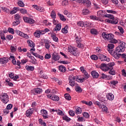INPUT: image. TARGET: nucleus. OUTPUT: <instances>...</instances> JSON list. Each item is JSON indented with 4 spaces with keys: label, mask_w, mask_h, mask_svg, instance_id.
<instances>
[{
    "label": "nucleus",
    "mask_w": 126,
    "mask_h": 126,
    "mask_svg": "<svg viewBox=\"0 0 126 126\" xmlns=\"http://www.w3.org/2000/svg\"><path fill=\"white\" fill-rule=\"evenodd\" d=\"M126 42H123L121 44H119V45L116 47L115 51L110 54L112 55L115 59L118 60L120 58V57L122 56V54H118V53H124V52L126 51Z\"/></svg>",
    "instance_id": "f257e3e1"
},
{
    "label": "nucleus",
    "mask_w": 126,
    "mask_h": 126,
    "mask_svg": "<svg viewBox=\"0 0 126 126\" xmlns=\"http://www.w3.org/2000/svg\"><path fill=\"white\" fill-rule=\"evenodd\" d=\"M102 36L103 39L107 40V41H109V43H112V44H117L118 43L119 45H121L123 43H125V42L121 40H116L114 38V35L112 33L107 34L106 32H103Z\"/></svg>",
    "instance_id": "f03ea898"
},
{
    "label": "nucleus",
    "mask_w": 126,
    "mask_h": 126,
    "mask_svg": "<svg viewBox=\"0 0 126 126\" xmlns=\"http://www.w3.org/2000/svg\"><path fill=\"white\" fill-rule=\"evenodd\" d=\"M75 40L77 43V47L79 48L80 49H82L84 47V45L81 43L82 41V39H81V37L79 35H76Z\"/></svg>",
    "instance_id": "7ed1b4c3"
},
{
    "label": "nucleus",
    "mask_w": 126,
    "mask_h": 126,
    "mask_svg": "<svg viewBox=\"0 0 126 126\" xmlns=\"http://www.w3.org/2000/svg\"><path fill=\"white\" fill-rule=\"evenodd\" d=\"M0 99L2 103L6 104L9 100V97H8V95L7 94L4 93L0 96Z\"/></svg>",
    "instance_id": "20e7f679"
},
{
    "label": "nucleus",
    "mask_w": 126,
    "mask_h": 126,
    "mask_svg": "<svg viewBox=\"0 0 126 126\" xmlns=\"http://www.w3.org/2000/svg\"><path fill=\"white\" fill-rule=\"evenodd\" d=\"M75 79H76V77L74 76H69L68 77L69 85L72 87H73L75 84Z\"/></svg>",
    "instance_id": "39448f33"
},
{
    "label": "nucleus",
    "mask_w": 126,
    "mask_h": 126,
    "mask_svg": "<svg viewBox=\"0 0 126 126\" xmlns=\"http://www.w3.org/2000/svg\"><path fill=\"white\" fill-rule=\"evenodd\" d=\"M98 59L101 61V62H110V58H108L104 55L99 54H98Z\"/></svg>",
    "instance_id": "423d86ee"
},
{
    "label": "nucleus",
    "mask_w": 126,
    "mask_h": 126,
    "mask_svg": "<svg viewBox=\"0 0 126 126\" xmlns=\"http://www.w3.org/2000/svg\"><path fill=\"white\" fill-rule=\"evenodd\" d=\"M15 33L17 34V35H19V36H20L21 37H23L24 38H25L26 39H28L29 38V36L27 35V34H25L20 31H18L17 30H16L15 31Z\"/></svg>",
    "instance_id": "0eeeda50"
},
{
    "label": "nucleus",
    "mask_w": 126,
    "mask_h": 126,
    "mask_svg": "<svg viewBox=\"0 0 126 126\" xmlns=\"http://www.w3.org/2000/svg\"><path fill=\"white\" fill-rule=\"evenodd\" d=\"M68 51L72 55H73V56H77V55H78L77 48L75 47H71L68 49Z\"/></svg>",
    "instance_id": "6e6552de"
},
{
    "label": "nucleus",
    "mask_w": 126,
    "mask_h": 126,
    "mask_svg": "<svg viewBox=\"0 0 126 126\" xmlns=\"http://www.w3.org/2000/svg\"><path fill=\"white\" fill-rule=\"evenodd\" d=\"M100 67L101 69L103 70V71H108V70H109V69H110V67H109L108 64H107L106 63L101 64Z\"/></svg>",
    "instance_id": "1a4fd4ad"
},
{
    "label": "nucleus",
    "mask_w": 126,
    "mask_h": 126,
    "mask_svg": "<svg viewBox=\"0 0 126 126\" xmlns=\"http://www.w3.org/2000/svg\"><path fill=\"white\" fill-rule=\"evenodd\" d=\"M23 18L25 22H27V23H30V24H33V23H35V21L31 18L24 17Z\"/></svg>",
    "instance_id": "9d476101"
},
{
    "label": "nucleus",
    "mask_w": 126,
    "mask_h": 126,
    "mask_svg": "<svg viewBox=\"0 0 126 126\" xmlns=\"http://www.w3.org/2000/svg\"><path fill=\"white\" fill-rule=\"evenodd\" d=\"M115 48V45L112 43H109L107 45V51L109 52V54H112L114 52L113 49Z\"/></svg>",
    "instance_id": "9b49d317"
},
{
    "label": "nucleus",
    "mask_w": 126,
    "mask_h": 126,
    "mask_svg": "<svg viewBox=\"0 0 126 126\" xmlns=\"http://www.w3.org/2000/svg\"><path fill=\"white\" fill-rule=\"evenodd\" d=\"M47 97L53 101H58L60 100V97L58 95H53L52 94H48Z\"/></svg>",
    "instance_id": "f8f14e48"
},
{
    "label": "nucleus",
    "mask_w": 126,
    "mask_h": 126,
    "mask_svg": "<svg viewBox=\"0 0 126 126\" xmlns=\"http://www.w3.org/2000/svg\"><path fill=\"white\" fill-rule=\"evenodd\" d=\"M41 113L43 119H48V118H49L48 117V112L47 111V110L45 109H42L41 110Z\"/></svg>",
    "instance_id": "ddd939ff"
},
{
    "label": "nucleus",
    "mask_w": 126,
    "mask_h": 126,
    "mask_svg": "<svg viewBox=\"0 0 126 126\" xmlns=\"http://www.w3.org/2000/svg\"><path fill=\"white\" fill-rule=\"evenodd\" d=\"M83 3L87 7H90L91 6V1L89 0H83Z\"/></svg>",
    "instance_id": "4468645a"
},
{
    "label": "nucleus",
    "mask_w": 126,
    "mask_h": 126,
    "mask_svg": "<svg viewBox=\"0 0 126 126\" xmlns=\"http://www.w3.org/2000/svg\"><path fill=\"white\" fill-rule=\"evenodd\" d=\"M91 75L93 78H98L99 77V73L96 71H92L91 72Z\"/></svg>",
    "instance_id": "2eb2a0df"
},
{
    "label": "nucleus",
    "mask_w": 126,
    "mask_h": 126,
    "mask_svg": "<svg viewBox=\"0 0 126 126\" xmlns=\"http://www.w3.org/2000/svg\"><path fill=\"white\" fill-rule=\"evenodd\" d=\"M33 112H34V110L32 109H28L26 112V115L27 117H31V116H32V114H33Z\"/></svg>",
    "instance_id": "dca6fc26"
},
{
    "label": "nucleus",
    "mask_w": 126,
    "mask_h": 126,
    "mask_svg": "<svg viewBox=\"0 0 126 126\" xmlns=\"http://www.w3.org/2000/svg\"><path fill=\"white\" fill-rule=\"evenodd\" d=\"M99 77L102 79H105V78H106L107 79H112V77H109V76H107L104 73H102L99 75Z\"/></svg>",
    "instance_id": "f3484780"
},
{
    "label": "nucleus",
    "mask_w": 126,
    "mask_h": 126,
    "mask_svg": "<svg viewBox=\"0 0 126 126\" xmlns=\"http://www.w3.org/2000/svg\"><path fill=\"white\" fill-rule=\"evenodd\" d=\"M8 62V59L6 57H4L0 59V63H6Z\"/></svg>",
    "instance_id": "a211bd4d"
},
{
    "label": "nucleus",
    "mask_w": 126,
    "mask_h": 126,
    "mask_svg": "<svg viewBox=\"0 0 126 126\" xmlns=\"http://www.w3.org/2000/svg\"><path fill=\"white\" fill-rule=\"evenodd\" d=\"M106 97L108 100L110 101H113L114 100V94H113L112 93H109L107 95Z\"/></svg>",
    "instance_id": "6ab92c4d"
},
{
    "label": "nucleus",
    "mask_w": 126,
    "mask_h": 126,
    "mask_svg": "<svg viewBox=\"0 0 126 126\" xmlns=\"http://www.w3.org/2000/svg\"><path fill=\"white\" fill-rule=\"evenodd\" d=\"M62 29V24L61 23L56 25V27L53 29L54 31H60Z\"/></svg>",
    "instance_id": "aec40b11"
},
{
    "label": "nucleus",
    "mask_w": 126,
    "mask_h": 126,
    "mask_svg": "<svg viewBox=\"0 0 126 126\" xmlns=\"http://www.w3.org/2000/svg\"><path fill=\"white\" fill-rule=\"evenodd\" d=\"M52 59L54 61H59L60 60V56L57 53H53L52 55Z\"/></svg>",
    "instance_id": "412c9836"
},
{
    "label": "nucleus",
    "mask_w": 126,
    "mask_h": 126,
    "mask_svg": "<svg viewBox=\"0 0 126 126\" xmlns=\"http://www.w3.org/2000/svg\"><path fill=\"white\" fill-rule=\"evenodd\" d=\"M59 69L61 72H65L66 71V68L63 65H60L59 66Z\"/></svg>",
    "instance_id": "4be33fe9"
},
{
    "label": "nucleus",
    "mask_w": 126,
    "mask_h": 126,
    "mask_svg": "<svg viewBox=\"0 0 126 126\" xmlns=\"http://www.w3.org/2000/svg\"><path fill=\"white\" fill-rule=\"evenodd\" d=\"M19 11V7H14L13 8V10L10 12V14H14L16 13L17 11Z\"/></svg>",
    "instance_id": "5701e85b"
},
{
    "label": "nucleus",
    "mask_w": 126,
    "mask_h": 126,
    "mask_svg": "<svg viewBox=\"0 0 126 126\" xmlns=\"http://www.w3.org/2000/svg\"><path fill=\"white\" fill-rule=\"evenodd\" d=\"M76 109V115H78L79 114H81L82 113V109L80 107H78V106H76L75 107Z\"/></svg>",
    "instance_id": "b1692460"
},
{
    "label": "nucleus",
    "mask_w": 126,
    "mask_h": 126,
    "mask_svg": "<svg viewBox=\"0 0 126 126\" xmlns=\"http://www.w3.org/2000/svg\"><path fill=\"white\" fill-rule=\"evenodd\" d=\"M34 66L29 65L26 66V69H27L28 71H33V70H34Z\"/></svg>",
    "instance_id": "393cba45"
},
{
    "label": "nucleus",
    "mask_w": 126,
    "mask_h": 126,
    "mask_svg": "<svg viewBox=\"0 0 126 126\" xmlns=\"http://www.w3.org/2000/svg\"><path fill=\"white\" fill-rule=\"evenodd\" d=\"M75 91L78 93H81V92H82V89H81V87H80L79 86H78V85H77V86H76Z\"/></svg>",
    "instance_id": "a878e982"
},
{
    "label": "nucleus",
    "mask_w": 126,
    "mask_h": 126,
    "mask_svg": "<svg viewBox=\"0 0 126 126\" xmlns=\"http://www.w3.org/2000/svg\"><path fill=\"white\" fill-rule=\"evenodd\" d=\"M27 43L29 44V47H31V48H34V47H35V43H34L33 41L28 40Z\"/></svg>",
    "instance_id": "bb28decb"
},
{
    "label": "nucleus",
    "mask_w": 126,
    "mask_h": 126,
    "mask_svg": "<svg viewBox=\"0 0 126 126\" xmlns=\"http://www.w3.org/2000/svg\"><path fill=\"white\" fill-rule=\"evenodd\" d=\"M33 92L36 93V94H40V93H42V92H43V90L41 89L36 88L33 89Z\"/></svg>",
    "instance_id": "cd10ccee"
},
{
    "label": "nucleus",
    "mask_w": 126,
    "mask_h": 126,
    "mask_svg": "<svg viewBox=\"0 0 126 126\" xmlns=\"http://www.w3.org/2000/svg\"><path fill=\"white\" fill-rule=\"evenodd\" d=\"M58 16H59L61 20H62V21H66V19H65V18H64V16H63V15H62V14H58Z\"/></svg>",
    "instance_id": "c85d7f7f"
},
{
    "label": "nucleus",
    "mask_w": 126,
    "mask_h": 126,
    "mask_svg": "<svg viewBox=\"0 0 126 126\" xmlns=\"http://www.w3.org/2000/svg\"><path fill=\"white\" fill-rule=\"evenodd\" d=\"M104 17H108V18H110V19H111L112 20H114L115 19V17L113 15L111 14H107L104 15Z\"/></svg>",
    "instance_id": "c756f323"
},
{
    "label": "nucleus",
    "mask_w": 126,
    "mask_h": 126,
    "mask_svg": "<svg viewBox=\"0 0 126 126\" xmlns=\"http://www.w3.org/2000/svg\"><path fill=\"white\" fill-rule=\"evenodd\" d=\"M56 112L57 113V115H59L60 116H63V115H64L63 111L60 109L56 110Z\"/></svg>",
    "instance_id": "7c9ffc66"
},
{
    "label": "nucleus",
    "mask_w": 126,
    "mask_h": 126,
    "mask_svg": "<svg viewBox=\"0 0 126 126\" xmlns=\"http://www.w3.org/2000/svg\"><path fill=\"white\" fill-rule=\"evenodd\" d=\"M51 37L53 38V40L55 42H58V41H59V38L56 36L55 34H51Z\"/></svg>",
    "instance_id": "2f4dec72"
},
{
    "label": "nucleus",
    "mask_w": 126,
    "mask_h": 126,
    "mask_svg": "<svg viewBox=\"0 0 126 126\" xmlns=\"http://www.w3.org/2000/svg\"><path fill=\"white\" fill-rule=\"evenodd\" d=\"M64 97L66 100H67L68 101L71 100V96H70V95L68 94H64Z\"/></svg>",
    "instance_id": "473e14b6"
},
{
    "label": "nucleus",
    "mask_w": 126,
    "mask_h": 126,
    "mask_svg": "<svg viewBox=\"0 0 126 126\" xmlns=\"http://www.w3.org/2000/svg\"><path fill=\"white\" fill-rule=\"evenodd\" d=\"M67 28H68V27H67V26H66L64 27V28L62 29V33H63V34H66V33H67Z\"/></svg>",
    "instance_id": "72a5a7b5"
},
{
    "label": "nucleus",
    "mask_w": 126,
    "mask_h": 126,
    "mask_svg": "<svg viewBox=\"0 0 126 126\" xmlns=\"http://www.w3.org/2000/svg\"><path fill=\"white\" fill-rule=\"evenodd\" d=\"M82 13L84 15H87V14H89V13H90V12L89 11V10L85 9L83 10Z\"/></svg>",
    "instance_id": "f704fd0d"
},
{
    "label": "nucleus",
    "mask_w": 126,
    "mask_h": 126,
    "mask_svg": "<svg viewBox=\"0 0 126 126\" xmlns=\"http://www.w3.org/2000/svg\"><path fill=\"white\" fill-rule=\"evenodd\" d=\"M110 85L111 86H116L118 83H119V81H112L110 82Z\"/></svg>",
    "instance_id": "c9c22d12"
},
{
    "label": "nucleus",
    "mask_w": 126,
    "mask_h": 126,
    "mask_svg": "<svg viewBox=\"0 0 126 126\" xmlns=\"http://www.w3.org/2000/svg\"><path fill=\"white\" fill-rule=\"evenodd\" d=\"M91 59H92V60H93V61H97V60L99 59V57H98V55L97 56L94 55L91 56Z\"/></svg>",
    "instance_id": "e433bc0d"
},
{
    "label": "nucleus",
    "mask_w": 126,
    "mask_h": 126,
    "mask_svg": "<svg viewBox=\"0 0 126 126\" xmlns=\"http://www.w3.org/2000/svg\"><path fill=\"white\" fill-rule=\"evenodd\" d=\"M17 3L20 7H24V6H25V4H24V3L22 2V1H19Z\"/></svg>",
    "instance_id": "4c0bfd02"
},
{
    "label": "nucleus",
    "mask_w": 126,
    "mask_h": 126,
    "mask_svg": "<svg viewBox=\"0 0 126 126\" xmlns=\"http://www.w3.org/2000/svg\"><path fill=\"white\" fill-rule=\"evenodd\" d=\"M101 109H102V112H105L106 113L108 112V108L105 105H102L101 106Z\"/></svg>",
    "instance_id": "58836bf2"
},
{
    "label": "nucleus",
    "mask_w": 126,
    "mask_h": 126,
    "mask_svg": "<svg viewBox=\"0 0 126 126\" xmlns=\"http://www.w3.org/2000/svg\"><path fill=\"white\" fill-rule=\"evenodd\" d=\"M108 73L109 74H111V75H116V71L113 69H110Z\"/></svg>",
    "instance_id": "ea45409f"
},
{
    "label": "nucleus",
    "mask_w": 126,
    "mask_h": 126,
    "mask_svg": "<svg viewBox=\"0 0 126 126\" xmlns=\"http://www.w3.org/2000/svg\"><path fill=\"white\" fill-rule=\"evenodd\" d=\"M107 64L108 65V67H110V69H113L114 67H113V66L115 65V63L114 62L110 63Z\"/></svg>",
    "instance_id": "a19ab883"
},
{
    "label": "nucleus",
    "mask_w": 126,
    "mask_h": 126,
    "mask_svg": "<svg viewBox=\"0 0 126 126\" xmlns=\"http://www.w3.org/2000/svg\"><path fill=\"white\" fill-rule=\"evenodd\" d=\"M83 73H84V75H83V76L86 78V79H88L89 78V74H88V73L86 71L85 72H84Z\"/></svg>",
    "instance_id": "79ce46f5"
},
{
    "label": "nucleus",
    "mask_w": 126,
    "mask_h": 126,
    "mask_svg": "<svg viewBox=\"0 0 126 126\" xmlns=\"http://www.w3.org/2000/svg\"><path fill=\"white\" fill-rule=\"evenodd\" d=\"M77 122H84V118L83 117H80L79 116H77Z\"/></svg>",
    "instance_id": "37998d69"
},
{
    "label": "nucleus",
    "mask_w": 126,
    "mask_h": 126,
    "mask_svg": "<svg viewBox=\"0 0 126 126\" xmlns=\"http://www.w3.org/2000/svg\"><path fill=\"white\" fill-rule=\"evenodd\" d=\"M51 16L52 18H53V19H55V18H56V11L53 10L51 12Z\"/></svg>",
    "instance_id": "c03bdc74"
},
{
    "label": "nucleus",
    "mask_w": 126,
    "mask_h": 126,
    "mask_svg": "<svg viewBox=\"0 0 126 126\" xmlns=\"http://www.w3.org/2000/svg\"><path fill=\"white\" fill-rule=\"evenodd\" d=\"M14 18L15 20H16L17 21H19V19H20V15L19 14H16L14 15Z\"/></svg>",
    "instance_id": "a18cd8bd"
},
{
    "label": "nucleus",
    "mask_w": 126,
    "mask_h": 126,
    "mask_svg": "<svg viewBox=\"0 0 126 126\" xmlns=\"http://www.w3.org/2000/svg\"><path fill=\"white\" fill-rule=\"evenodd\" d=\"M97 14L98 17H101L102 15L104 14V12H103L102 10H99L97 12Z\"/></svg>",
    "instance_id": "49530a36"
},
{
    "label": "nucleus",
    "mask_w": 126,
    "mask_h": 126,
    "mask_svg": "<svg viewBox=\"0 0 126 126\" xmlns=\"http://www.w3.org/2000/svg\"><path fill=\"white\" fill-rule=\"evenodd\" d=\"M34 36L37 38H40V31H37L34 32Z\"/></svg>",
    "instance_id": "de8ad7c7"
},
{
    "label": "nucleus",
    "mask_w": 126,
    "mask_h": 126,
    "mask_svg": "<svg viewBox=\"0 0 126 126\" xmlns=\"http://www.w3.org/2000/svg\"><path fill=\"white\" fill-rule=\"evenodd\" d=\"M20 11L22 14H25L27 13V10L24 8H21Z\"/></svg>",
    "instance_id": "09e8293b"
},
{
    "label": "nucleus",
    "mask_w": 126,
    "mask_h": 126,
    "mask_svg": "<svg viewBox=\"0 0 126 126\" xmlns=\"http://www.w3.org/2000/svg\"><path fill=\"white\" fill-rule=\"evenodd\" d=\"M90 18L92 19V20H99V18L97 17L96 16L92 15L90 17Z\"/></svg>",
    "instance_id": "8fccbe9b"
},
{
    "label": "nucleus",
    "mask_w": 126,
    "mask_h": 126,
    "mask_svg": "<svg viewBox=\"0 0 126 126\" xmlns=\"http://www.w3.org/2000/svg\"><path fill=\"white\" fill-rule=\"evenodd\" d=\"M1 9H2L3 11H4V12H6V13L9 12V9L5 8V7H1Z\"/></svg>",
    "instance_id": "3c124183"
},
{
    "label": "nucleus",
    "mask_w": 126,
    "mask_h": 126,
    "mask_svg": "<svg viewBox=\"0 0 126 126\" xmlns=\"http://www.w3.org/2000/svg\"><path fill=\"white\" fill-rule=\"evenodd\" d=\"M8 32L9 33H11V34H14V30L12 28H8Z\"/></svg>",
    "instance_id": "603ef678"
},
{
    "label": "nucleus",
    "mask_w": 126,
    "mask_h": 126,
    "mask_svg": "<svg viewBox=\"0 0 126 126\" xmlns=\"http://www.w3.org/2000/svg\"><path fill=\"white\" fill-rule=\"evenodd\" d=\"M63 120L64 121H66V122H69L70 121V118H69L67 116H64L63 117Z\"/></svg>",
    "instance_id": "864d4df0"
},
{
    "label": "nucleus",
    "mask_w": 126,
    "mask_h": 126,
    "mask_svg": "<svg viewBox=\"0 0 126 126\" xmlns=\"http://www.w3.org/2000/svg\"><path fill=\"white\" fill-rule=\"evenodd\" d=\"M0 38L3 40H5L6 39L5 38V37L4 36V33L2 32H0Z\"/></svg>",
    "instance_id": "5fc2aeb1"
},
{
    "label": "nucleus",
    "mask_w": 126,
    "mask_h": 126,
    "mask_svg": "<svg viewBox=\"0 0 126 126\" xmlns=\"http://www.w3.org/2000/svg\"><path fill=\"white\" fill-rule=\"evenodd\" d=\"M20 23V21H14L13 22L12 25L13 26H17V25H18Z\"/></svg>",
    "instance_id": "6e6d98bb"
},
{
    "label": "nucleus",
    "mask_w": 126,
    "mask_h": 126,
    "mask_svg": "<svg viewBox=\"0 0 126 126\" xmlns=\"http://www.w3.org/2000/svg\"><path fill=\"white\" fill-rule=\"evenodd\" d=\"M107 12H108V13H112L113 14H117V12L113 10H107Z\"/></svg>",
    "instance_id": "4d7b16f0"
},
{
    "label": "nucleus",
    "mask_w": 126,
    "mask_h": 126,
    "mask_svg": "<svg viewBox=\"0 0 126 126\" xmlns=\"http://www.w3.org/2000/svg\"><path fill=\"white\" fill-rule=\"evenodd\" d=\"M77 25H78L79 27H83V22H82V21H79L77 23Z\"/></svg>",
    "instance_id": "13d9d810"
},
{
    "label": "nucleus",
    "mask_w": 126,
    "mask_h": 126,
    "mask_svg": "<svg viewBox=\"0 0 126 126\" xmlns=\"http://www.w3.org/2000/svg\"><path fill=\"white\" fill-rule=\"evenodd\" d=\"M91 34L96 35V34H97V31L94 29H92V30H91Z\"/></svg>",
    "instance_id": "bf43d9fd"
},
{
    "label": "nucleus",
    "mask_w": 126,
    "mask_h": 126,
    "mask_svg": "<svg viewBox=\"0 0 126 126\" xmlns=\"http://www.w3.org/2000/svg\"><path fill=\"white\" fill-rule=\"evenodd\" d=\"M20 63H20V61H19V60H18L17 61V63H16V64H17V65H18V67H17V68H21V66H20Z\"/></svg>",
    "instance_id": "052dcab7"
},
{
    "label": "nucleus",
    "mask_w": 126,
    "mask_h": 126,
    "mask_svg": "<svg viewBox=\"0 0 126 126\" xmlns=\"http://www.w3.org/2000/svg\"><path fill=\"white\" fill-rule=\"evenodd\" d=\"M83 116L86 119H88V118H89V114L87 112H84L83 113Z\"/></svg>",
    "instance_id": "680f3d73"
},
{
    "label": "nucleus",
    "mask_w": 126,
    "mask_h": 126,
    "mask_svg": "<svg viewBox=\"0 0 126 126\" xmlns=\"http://www.w3.org/2000/svg\"><path fill=\"white\" fill-rule=\"evenodd\" d=\"M69 114L71 117H74V115H75V114L74 113V111L72 110H69Z\"/></svg>",
    "instance_id": "e2e57ef3"
},
{
    "label": "nucleus",
    "mask_w": 126,
    "mask_h": 126,
    "mask_svg": "<svg viewBox=\"0 0 126 126\" xmlns=\"http://www.w3.org/2000/svg\"><path fill=\"white\" fill-rule=\"evenodd\" d=\"M46 60H49V59H51V54H46L44 57Z\"/></svg>",
    "instance_id": "0e129e2a"
},
{
    "label": "nucleus",
    "mask_w": 126,
    "mask_h": 126,
    "mask_svg": "<svg viewBox=\"0 0 126 126\" xmlns=\"http://www.w3.org/2000/svg\"><path fill=\"white\" fill-rule=\"evenodd\" d=\"M118 29L120 31L121 34H124V29L122 27L118 26Z\"/></svg>",
    "instance_id": "69168bd1"
},
{
    "label": "nucleus",
    "mask_w": 126,
    "mask_h": 126,
    "mask_svg": "<svg viewBox=\"0 0 126 126\" xmlns=\"http://www.w3.org/2000/svg\"><path fill=\"white\" fill-rule=\"evenodd\" d=\"M119 20L117 19L112 20V24H118Z\"/></svg>",
    "instance_id": "338daca9"
},
{
    "label": "nucleus",
    "mask_w": 126,
    "mask_h": 126,
    "mask_svg": "<svg viewBox=\"0 0 126 126\" xmlns=\"http://www.w3.org/2000/svg\"><path fill=\"white\" fill-rule=\"evenodd\" d=\"M10 49H11V52H16V47L11 46Z\"/></svg>",
    "instance_id": "774afa93"
}]
</instances>
